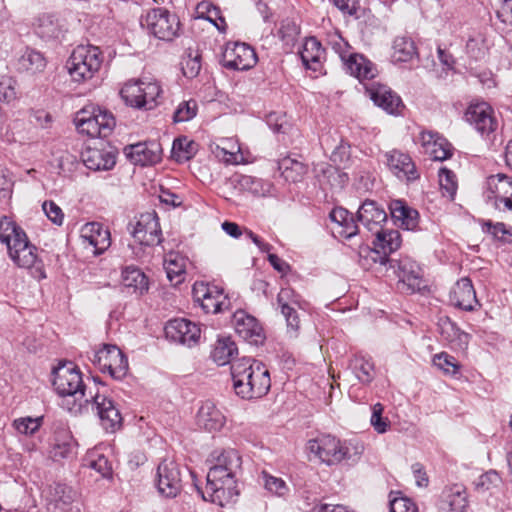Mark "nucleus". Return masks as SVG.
Returning a JSON list of instances; mask_svg holds the SVG:
<instances>
[{
	"mask_svg": "<svg viewBox=\"0 0 512 512\" xmlns=\"http://www.w3.org/2000/svg\"><path fill=\"white\" fill-rule=\"evenodd\" d=\"M53 386L60 396H73L75 400L84 399L85 403H91L96 411L102 427L106 431L114 432L122 424V416L114 401L108 397L106 385L96 382L95 392L89 388V396L86 395L87 386L82 379V373L72 363L63 364L53 369Z\"/></svg>",
	"mask_w": 512,
	"mask_h": 512,
	"instance_id": "1",
	"label": "nucleus"
},
{
	"mask_svg": "<svg viewBox=\"0 0 512 512\" xmlns=\"http://www.w3.org/2000/svg\"><path fill=\"white\" fill-rule=\"evenodd\" d=\"M230 369L235 393L242 399L261 398L269 392L270 374L262 362L244 357L234 360Z\"/></svg>",
	"mask_w": 512,
	"mask_h": 512,
	"instance_id": "2",
	"label": "nucleus"
},
{
	"mask_svg": "<svg viewBox=\"0 0 512 512\" xmlns=\"http://www.w3.org/2000/svg\"><path fill=\"white\" fill-rule=\"evenodd\" d=\"M0 241L5 244L9 258L19 268L30 269L41 263L38 248L32 244L26 232L11 218H0Z\"/></svg>",
	"mask_w": 512,
	"mask_h": 512,
	"instance_id": "3",
	"label": "nucleus"
},
{
	"mask_svg": "<svg viewBox=\"0 0 512 512\" xmlns=\"http://www.w3.org/2000/svg\"><path fill=\"white\" fill-rule=\"evenodd\" d=\"M228 472L225 468L212 464L207 473L205 490H202L195 484L198 493L201 494L205 501H210L223 507L238 495L236 475H228Z\"/></svg>",
	"mask_w": 512,
	"mask_h": 512,
	"instance_id": "4",
	"label": "nucleus"
},
{
	"mask_svg": "<svg viewBox=\"0 0 512 512\" xmlns=\"http://www.w3.org/2000/svg\"><path fill=\"white\" fill-rule=\"evenodd\" d=\"M103 63V53L94 45L77 46L67 61L68 72L74 82L91 80L99 72Z\"/></svg>",
	"mask_w": 512,
	"mask_h": 512,
	"instance_id": "5",
	"label": "nucleus"
},
{
	"mask_svg": "<svg viewBox=\"0 0 512 512\" xmlns=\"http://www.w3.org/2000/svg\"><path fill=\"white\" fill-rule=\"evenodd\" d=\"M74 123L79 133L91 138L109 136L115 128L113 114L93 105L85 106L76 113Z\"/></svg>",
	"mask_w": 512,
	"mask_h": 512,
	"instance_id": "6",
	"label": "nucleus"
},
{
	"mask_svg": "<svg viewBox=\"0 0 512 512\" xmlns=\"http://www.w3.org/2000/svg\"><path fill=\"white\" fill-rule=\"evenodd\" d=\"M379 256V259L374 258L375 263L381 265H388V268H392L399 278L398 289L402 292L413 294L419 292L426 287L421 268L412 259L405 257L400 260L380 255L378 251L372 252Z\"/></svg>",
	"mask_w": 512,
	"mask_h": 512,
	"instance_id": "7",
	"label": "nucleus"
},
{
	"mask_svg": "<svg viewBox=\"0 0 512 512\" xmlns=\"http://www.w3.org/2000/svg\"><path fill=\"white\" fill-rule=\"evenodd\" d=\"M162 89L157 81H134L126 83L120 90L124 102L138 109L151 110L159 104Z\"/></svg>",
	"mask_w": 512,
	"mask_h": 512,
	"instance_id": "8",
	"label": "nucleus"
},
{
	"mask_svg": "<svg viewBox=\"0 0 512 512\" xmlns=\"http://www.w3.org/2000/svg\"><path fill=\"white\" fill-rule=\"evenodd\" d=\"M142 27L159 40L172 41L180 33V21L176 14L165 8H154L141 19Z\"/></svg>",
	"mask_w": 512,
	"mask_h": 512,
	"instance_id": "9",
	"label": "nucleus"
},
{
	"mask_svg": "<svg viewBox=\"0 0 512 512\" xmlns=\"http://www.w3.org/2000/svg\"><path fill=\"white\" fill-rule=\"evenodd\" d=\"M308 449L327 465H335L353 458L350 444L341 442L331 435H321L309 440Z\"/></svg>",
	"mask_w": 512,
	"mask_h": 512,
	"instance_id": "10",
	"label": "nucleus"
},
{
	"mask_svg": "<svg viewBox=\"0 0 512 512\" xmlns=\"http://www.w3.org/2000/svg\"><path fill=\"white\" fill-rule=\"evenodd\" d=\"M92 361L101 372H107L115 380H122L128 373V359L116 345H103L94 353Z\"/></svg>",
	"mask_w": 512,
	"mask_h": 512,
	"instance_id": "11",
	"label": "nucleus"
},
{
	"mask_svg": "<svg viewBox=\"0 0 512 512\" xmlns=\"http://www.w3.org/2000/svg\"><path fill=\"white\" fill-rule=\"evenodd\" d=\"M157 488L167 498L176 497L182 489V469L174 460L164 459L157 468Z\"/></svg>",
	"mask_w": 512,
	"mask_h": 512,
	"instance_id": "12",
	"label": "nucleus"
},
{
	"mask_svg": "<svg viewBox=\"0 0 512 512\" xmlns=\"http://www.w3.org/2000/svg\"><path fill=\"white\" fill-rule=\"evenodd\" d=\"M256 63V52L246 43L228 44L222 56L223 66L230 70H249Z\"/></svg>",
	"mask_w": 512,
	"mask_h": 512,
	"instance_id": "13",
	"label": "nucleus"
},
{
	"mask_svg": "<svg viewBox=\"0 0 512 512\" xmlns=\"http://www.w3.org/2000/svg\"><path fill=\"white\" fill-rule=\"evenodd\" d=\"M131 234L141 245L155 246L160 244L162 242V231L156 212L141 214Z\"/></svg>",
	"mask_w": 512,
	"mask_h": 512,
	"instance_id": "14",
	"label": "nucleus"
},
{
	"mask_svg": "<svg viewBox=\"0 0 512 512\" xmlns=\"http://www.w3.org/2000/svg\"><path fill=\"white\" fill-rule=\"evenodd\" d=\"M488 199L498 210L512 211V177L503 173L487 178Z\"/></svg>",
	"mask_w": 512,
	"mask_h": 512,
	"instance_id": "15",
	"label": "nucleus"
},
{
	"mask_svg": "<svg viewBox=\"0 0 512 512\" xmlns=\"http://www.w3.org/2000/svg\"><path fill=\"white\" fill-rule=\"evenodd\" d=\"M233 323L235 332L244 341L254 346L264 343L266 337L263 328L255 317L239 310L234 313Z\"/></svg>",
	"mask_w": 512,
	"mask_h": 512,
	"instance_id": "16",
	"label": "nucleus"
},
{
	"mask_svg": "<svg viewBox=\"0 0 512 512\" xmlns=\"http://www.w3.org/2000/svg\"><path fill=\"white\" fill-rule=\"evenodd\" d=\"M164 331L167 339L188 346L196 344L201 333L195 323L184 318L168 321Z\"/></svg>",
	"mask_w": 512,
	"mask_h": 512,
	"instance_id": "17",
	"label": "nucleus"
},
{
	"mask_svg": "<svg viewBox=\"0 0 512 512\" xmlns=\"http://www.w3.org/2000/svg\"><path fill=\"white\" fill-rule=\"evenodd\" d=\"M124 154L134 165L149 166L161 160V144L157 141L139 142L124 147Z\"/></svg>",
	"mask_w": 512,
	"mask_h": 512,
	"instance_id": "18",
	"label": "nucleus"
},
{
	"mask_svg": "<svg viewBox=\"0 0 512 512\" xmlns=\"http://www.w3.org/2000/svg\"><path fill=\"white\" fill-rule=\"evenodd\" d=\"M84 165L93 171L111 170L116 164L117 150L112 146L88 147L82 152Z\"/></svg>",
	"mask_w": 512,
	"mask_h": 512,
	"instance_id": "19",
	"label": "nucleus"
},
{
	"mask_svg": "<svg viewBox=\"0 0 512 512\" xmlns=\"http://www.w3.org/2000/svg\"><path fill=\"white\" fill-rule=\"evenodd\" d=\"M366 92L375 105L389 114H400L404 108L400 96L386 85L373 82L366 86Z\"/></svg>",
	"mask_w": 512,
	"mask_h": 512,
	"instance_id": "20",
	"label": "nucleus"
},
{
	"mask_svg": "<svg viewBox=\"0 0 512 512\" xmlns=\"http://www.w3.org/2000/svg\"><path fill=\"white\" fill-rule=\"evenodd\" d=\"M466 120L482 135H489L497 128L492 108L485 102L472 104L465 113Z\"/></svg>",
	"mask_w": 512,
	"mask_h": 512,
	"instance_id": "21",
	"label": "nucleus"
},
{
	"mask_svg": "<svg viewBox=\"0 0 512 512\" xmlns=\"http://www.w3.org/2000/svg\"><path fill=\"white\" fill-rule=\"evenodd\" d=\"M386 162L389 170L400 180L407 182L415 181L419 178V173L415 163L409 154L399 150L387 152Z\"/></svg>",
	"mask_w": 512,
	"mask_h": 512,
	"instance_id": "22",
	"label": "nucleus"
},
{
	"mask_svg": "<svg viewBox=\"0 0 512 512\" xmlns=\"http://www.w3.org/2000/svg\"><path fill=\"white\" fill-rule=\"evenodd\" d=\"M77 492L70 486L55 483L48 489V506L54 512H73Z\"/></svg>",
	"mask_w": 512,
	"mask_h": 512,
	"instance_id": "23",
	"label": "nucleus"
},
{
	"mask_svg": "<svg viewBox=\"0 0 512 512\" xmlns=\"http://www.w3.org/2000/svg\"><path fill=\"white\" fill-rule=\"evenodd\" d=\"M450 303L464 311H473L479 305L476 292L469 278L458 280L449 294Z\"/></svg>",
	"mask_w": 512,
	"mask_h": 512,
	"instance_id": "24",
	"label": "nucleus"
},
{
	"mask_svg": "<svg viewBox=\"0 0 512 512\" xmlns=\"http://www.w3.org/2000/svg\"><path fill=\"white\" fill-rule=\"evenodd\" d=\"M357 220L370 232L374 233L382 228V223L387 220L384 208L374 200H365L357 211Z\"/></svg>",
	"mask_w": 512,
	"mask_h": 512,
	"instance_id": "25",
	"label": "nucleus"
},
{
	"mask_svg": "<svg viewBox=\"0 0 512 512\" xmlns=\"http://www.w3.org/2000/svg\"><path fill=\"white\" fill-rule=\"evenodd\" d=\"M81 238L94 248V254L99 255L111 245L110 232L101 223H86L81 230Z\"/></svg>",
	"mask_w": 512,
	"mask_h": 512,
	"instance_id": "26",
	"label": "nucleus"
},
{
	"mask_svg": "<svg viewBox=\"0 0 512 512\" xmlns=\"http://www.w3.org/2000/svg\"><path fill=\"white\" fill-rule=\"evenodd\" d=\"M376 235V239L373 242L375 248L370 251V258L374 261V258L379 259V256L376 254H373L372 252L378 251L380 255H385L386 257H389L388 255L390 253H393L401 246V235L398 230H389L379 228V230H376L374 232Z\"/></svg>",
	"mask_w": 512,
	"mask_h": 512,
	"instance_id": "27",
	"label": "nucleus"
},
{
	"mask_svg": "<svg viewBox=\"0 0 512 512\" xmlns=\"http://www.w3.org/2000/svg\"><path fill=\"white\" fill-rule=\"evenodd\" d=\"M391 217L395 224L406 230H414L419 223V213L403 200H392L389 204Z\"/></svg>",
	"mask_w": 512,
	"mask_h": 512,
	"instance_id": "28",
	"label": "nucleus"
},
{
	"mask_svg": "<svg viewBox=\"0 0 512 512\" xmlns=\"http://www.w3.org/2000/svg\"><path fill=\"white\" fill-rule=\"evenodd\" d=\"M343 65L350 75L359 79L361 82L363 80H372L377 75V68L375 64L358 53L353 52L349 55V57L343 62Z\"/></svg>",
	"mask_w": 512,
	"mask_h": 512,
	"instance_id": "29",
	"label": "nucleus"
},
{
	"mask_svg": "<svg viewBox=\"0 0 512 512\" xmlns=\"http://www.w3.org/2000/svg\"><path fill=\"white\" fill-rule=\"evenodd\" d=\"M421 141L434 160L444 161L452 156V145L437 132H422Z\"/></svg>",
	"mask_w": 512,
	"mask_h": 512,
	"instance_id": "30",
	"label": "nucleus"
},
{
	"mask_svg": "<svg viewBox=\"0 0 512 512\" xmlns=\"http://www.w3.org/2000/svg\"><path fill=\"white\" fill-rule=\"evenodd\" d=\"M197 424L207 431H219L225 424V417L213 402L206 401L197 414Z\"/></svg>",
	"mask_w": 512,
	"mask_h": 512,
	"instance_id": "31",
	"label": "nucleus"
},
{
	"mask_svg": "<svg viewBox=\"0 0 512 512\" xmlns=\"http://www.w3.org/2000/svg\"><path fill=\"white\" fill-rule=\"evenodd\" d=\"M438 330L443 340L452 346L464 349L469 342V335L462 331L449 317H441L438 322Z\"/></svg>",
	"mask_w": 512,
	"mask_h": 512,
	"instance_id": "32",
	"label": "nucleus"
},
{
	"mask_svg": "<svg viewBox=\"0 0 512 512\" xmlns=\"http://www.w3.org/2000/svg\"><path fill=\"white\" fill-rule=\"evenodd\" d=\"M325 49L316 37H308L305 40L303 49L300 51V57L306 68L318 71L321 67V61L324 58Z\"/></svg>",
	"mask_w": 512,
	"mask_h": 512,
	"instance_id": "33",
	"label": "nucleus"
},
{
	"mask_svg": "<svg viewBox=\"0 0 512 512\" xmlns=\"http://www.w3.org/2000/svg\"><path fill=\"white\" fill-rule=\"evenodd\" d=\"M187 258L179 253H169L164 259V269L168 280L176 286L185 280Z\"/></svg>",
	"mask_w": 512,
	"mask_h": 512,
	"instance_id": "34",
	"label": "nucleus"
},
{
	"mask_svg": "<svg viewBox=\"0 0 512 512\" xmlns=\"http://www.w3.org/2000/svg\"><path fill=\"white\" fill-rule=\"evenodd\" d=\"M212 464L228 470V475H236L241 469V456L234 449L214 450L210 455Z\"/></svg>",
	"mask_w": 512,
	"mask_h": 512,
	"instance_id": "35",
	"label": "nucleus"
},
{
	"mask_svg": "<svg viewBox=\"0 0 512 512\" xmlns=\"http://www.w3.org/2000/svg\"><path fill=\"white\" fill-rule=\"evenodd\" d=\"M443 506L449 508V512H465L468 506L466 490L461 485H454L443 492ZM444 509V507H442Z\"/></svg>",
	"mask_w": 512,
	"mask_h": 512,
	"instance_id": "36",
	"label": "nucleus"
},
{
	"mask_svg": "<svg viewBox=\"0 0 512 512\" xmlns=\"http://www.w3.org/2000/svg\"><path fill=\"white\" fill-rule=\"evenodd\" d=\"M349 369L364 385L370 384L375 378L374 364L363 356L356 355L349 362Z\"/></svg>",
	"mask_w": 512,
	"mask_h": 512,
	"instance_id": "37",
	"label": "nucleus"
},
{
	"mask_svg": "<svg viewBox=\"0 0 512 512\" xmlns=\"http://www.w3.org/2000/svg\"><path fill=\"white\" fill-rule=\"evenodd\" d=\"M122 281L126 287L133 288L140 295L148 290L147 276L135 266H127L122 270Z\"/></svg>",
	"mask_w": 512,
	"mask_h": 512,
	"instance_id": "38",
	"label": "nucleus"
},
{
	"mask_svg": "<svg viewBox=\"0 0 512 512\" xmlns=\"http://www.w3.org/2000/svg\"><path fill=\"white\" fill-rule=\"evenodd\" d=\"M392 49L394 62H409L417 56L415 43L408 37H397L393 42Z\"/></svg>",
	"mask_w": 512,
	"mask_h": 512,
	"instance_id": "39",
	"label": "nucleus"
},
{
	"mask_svg": "<svg viewBox=\"0 0 512 512\" xmlns=\"http://www.w3.org/2000/svg\"><path fill=\"white\" fill-rule=\"evenodd\" d=\"M236 353L237 347L235 342L230 337H224L217 340L211 357L219 366H223L229 363Z\"/></svg>",
	"mask_w": 512,
	"mask_h": 512,
	"instance_id": "40",
	"label": "nucleus"
},
{
	"mask_svg": "<svg viewBox=\"0 0 512 512\" xmlns=\"http://www.w3.org/2000/svg\"><path fill=\"white\" fill-rule=\"evenodd\" d=\"M18 67L31 73L40 72L46 67V59L41 52L27 48L18 59Z\"/></svg>",
	"mask_w": 512,
	"mask_h": 512,
	"instance_id": "41",
	"label": "nucleus"
},
{
	"mask_svg": "<svg viewBox=\"0 0 512 512\" xmlns=\"http://www.w3.org/2000/svg\"><path fill=\"white\" fill-rule=\"evenodd\" d=\"M235 183L239 190L251 193L254 196H264L268 192V185L262 179L254 176L240 175Z\"/></svg>",
	"mask_w": 512,
	"mask_h": 512,
	"instance_id": "42",
	"label": "nucleus"
},
{
	"mask_svg": "<svg viewBox=\"0 0 512 512\" xmlns=\"http://www.w3.org/2000/svg\"><path fill=\"white\" fill-rule=\"evenodd\" d=\"M280 169L286 180L299 182L308 172V166L298 160L286 158L280 163Z\"/></svg>",
	"mask_w": 512,
	"mask_h": 512,
	"instance_id": "43",
	"label": "nucleus"
},
{
	"mask_svg": "<svg viewBox=\"0 0 512 512\" xmlns=\"http://www.w3.org/2000/svg\"><path fill=\"white\" fill-rule=\"evenodd\" d=\"M300 33V25L294 19L286 18L281 21L278 35L289 49H292L298 42Z\"/></svg>",
	"mask_w": 512,
	"mask_h": 512,
	"instance_id": "44",
	"label": "nucleus"
},
{
	"mask_svg": "<svg viewBox=\"0 0 512 512\" xmlns=\"http://www.w3.org/2000/svg\"><path fill=\"white\" fill-rule=\"evenodd\" d=\"M196 144L187 137H180L174 140L172 145V157L179 163L191 159L196 152Z\"/></svg>",
	"mask_w": 512,
	"mask_h": 512,
	"instance_id": "45",
	"label": "nucleus"
},
{
	"mask_svg": "<svg viewBox=\"0 0 512 512\" xmlns=\"http://www.w3.org/2000/svg\"><path fill=\"white\" fill-rule=\"evenodd\" d=\"M227 304L226 296L223 290L215 286L209 295L204 297V300L200 303L201 308L205 313H218L223 311L224 306Z\"/></svg>",
	"mask_w": 512,
	"mask_h": 512,
	"instance_id": "46",
	"label": "nucleus"
},
{
	"mask_svg": "<svg viewBox=\"0 0 512 512\" xmlns=\"http://www.w3.org/2000/svg\"><path fill=\"white\" fill-rule=\"evenodd\" d=\"M281 314L286 321V333L290 338H297L300 334L301 320L296 307H285Z\"/></svg>",
	"mask_w": 512,
	"mask_h": 512,
	"instance_id": "47",
	"label": "nucleus"
},
{
	"mask_svg": "<svg viewBox=\"0 0 512 512\" xmlns=\"http://www.w3.org/2000/svg\"><path fill=\"white\" fill-rule=\"evenodd\" d=\"M439 183L442 194L453 200L457 191V181L455 174L446 168L440 169Z\"/></svg>",
	"mask_w": 512,
	"mask_h": 512,
	"instance_id": "48",
	"label": "nucleus"
},
{
	"mask_svg": "<svg viewBox=\"0 0 512 512\" xmlns=\"http://www.w3.org/2000/svg\"><path fill=\"white\" fill-rule=\"evenodd\" d=\"M198 110V104L194 99L182 101L173 114L174 122H187L193 119Z\"/></svg>",
	"mask_w": 512,
	"mask_h": 512,
	"instance_id": "49",
	"label": "nucleus"
},
{
	"mask_svg": "<svg viewBox=\"0 0 512 512\" xmlns=\"http://www.w3.org/2000/svg\"><path fill=\"white\" fill-rule=\"evenodd\" d=\"M432 361L436 367L441 369L446 374L455 375L460 370V364L453 356L446 352H441L434 355Z\"/></svg>",
	"mask_w": 512,
	"mask_h": 512,
	"instance_id": "50",
	"label": "nucleus"
},
{
	"mask_svg": "<svg viewBox=\"0 0 512 512\" xmlns=\"http://www.w3.org/2000/svg\"><path fill=\"white\" fill-rule=\"evenodd\" d=\"M201 70V55L191 50L182 61V71L185 77L195 78Z\"/></svg>",
	"mask_w": 512,
	"mask_h": 512,
	"instance_id": "51",
	"label": "nucleus"
},
{
	"mask_svg": "<svg viewBox=\"0 0 512 512\" xmlns=\"http://www.w3.org/2000/svg\"><path fill=\"white\" fill-rule=\"evenodd\" d=\"M501 482V478L496 471H488L479 476V478L474 482L475 490L479 493H484L490 491L491 489L497 487Z\"/></svg>",
	"mask_w": 512,
	"mask_h": 512,
	"instance_id": "52",
	"label": "nucleus"
},
{
	"mask_svg": "<svg viewBox=\"0 0 512 512\" xmlns=\"http://www.w3.org/2000/svg\"><path fill=\"white\" fill-rule=\"evenodd\" d=\"M301 301V296L290 287L282 288L277 295V304L280 311L285 310V307L301 308Z\"/></svg>",
	"mask_w": 512,
	"mask_h": 512,
	"instance_id": "53",
	"label": "nucleus"
},
{
	"mask_svg": "<svg viewBox=\"0 0 512 512\" xmlns=\"http://www.w3.org/2000/svg\"><path fill=\"white\" fill-rule=\"evenodd\" d=\"M88 466L96 470L104 478L112 476V465L103 454L92 453L89 456Z\"/></svg>",
	"mask_w": 512,
	"mask_h": 512,
	"instance_id": "54",
	"label": "nucleus"
},
{
	"mask_svg": "<svg viewBox=\"0 0 512 512\" xmlns=\"http://www.w3.org/2000/svg\"><path fill=\"white\" fill-rule=\"evenodd\" d=\"M43 421V417H26L19 418L14 421L15 429L25 435H32L39 430Z\"/></svg>",
	"mask_w": 512,
	"mask_h": 512,
	"instance_id": "55",
	"label": "nucleus"
},
{
	"mask_svg": "<svg viewBox=\"0 0 512 512\" xmlns=\"http://www.w3.org/2000/svg\"><path fill=\"white\" fill-rule=\"evenodd\" d=\"M328 44L339 55L342 63L353 53L350 44L338 33L330 36Z\"/></svg>",
	"mask_w": 512,
	"mask_h": 512,
	"instance_id": "56",
	"label": "nucleus"
},
{
	"mask_svg": "<svg viewBox=\"0 0 512 512\" xmlns=\"http://www.w3.org/2000/svg\"><path fill=\"white\" fill-rule=\"evenodd\" d=\"M264 487L266 490L277 496H284L288 492V487L284 480L274 477L266 472L262 473Z\"/></svg>",
	"mask_w": 512,
	"mask_h": 512,
	"instance_id": "57",
	"label": "nucleus"
},
{
	"mask_svg": "<svg viewBox=\"0 0 512 512\" xmlns=\"http://www.w3.org/2000/svg\"><path fill=\"white\" fill-rule=\"evenodd\" d=\"M201 7L206 8V19L211 22L220 32H225L227 25L218 7L208 2H202Z\"/></svg>",
	"mask_w": 512,
	"mask_h": 512,
	"instance_id": "58",
	"label": "nucleus"
},
{
	"mask_svg": "<svg viewBox=\"0 0 512 512\" xmlns=\"http://www.w3.org/2000/svg\"><path fill=\"white\" fill-rule=\"evenodd\" d=\"M66 442H73L71 432L62 421H55L52 424V438L50 444H62Z\"/></svg>",
	"mask_w": 512,
	"mask_h": 512,
	"instance_id": "59",
	"label": "nucleus"
},
{
	"mask_svg": "<svg viewBox=\"0 0 512 512\" xmlns=\"http://www.w3.org/2000/svg\"><path fill=\"white\" fill-rule=\"evenodd\" d=\"M383 406L380 403H376L372 407V416H371V425L378 433H385L389 426V420L387 418L382 417Z\"/></svg>",
	"mask_w": 512,
	"mask_h": 512,
	"instance_id": "60",
	"label": "nucleus"
},
{
	"mask_svg": "<svg viewBox=\"0 0 512 512\" xmlns=\"http://www.w3.org/2000/svg\"><path fill=\"white\" fill-rule=\"evenodd\" d=\"M42 209L52 223L58 226L63 224L64 213L60 206H58L54 201H44L42 204Z\"/></svg>",
	"mask_w": 512,
	"mask_h": 512,
	"instance_id": "61",
	"label": "nucleus"
},
{
	"mask_svg": "<svg viewBox=\"0 0 512 512\" xmlns=\"http://www.w3.org/2000/svg\"><path fill=\"white\" fill-rule=\"evenodd\" d=\"M390 512H418V508L411 499L396 497L390 500Z\"/></svg>",
	"mask_w": 512,
	"mask_h": 512,
	"instance_id": "62",
	"label": "nucleus"
},
{
	"mask_svg": "<svg viewBox=\"0 0 512 512\" xmlns=\"http://www.w3.org/2000/svg\"><path fill=\"white\" fill-rule=\"evenodd\" d=\"M51 450L50 454L54 461H60L62 459L68 458L73 450V442H66L60 444H50Z\"/></svg>",
	"mask_w": 512,
	"mask_h": 512,
	"instance_id": "63",
	"label": "nucleus"
},
{
	"mask_svg": "<svg viewBox=\"0 0 512 512\" xmlns=\"http://www.w3.org/2000/svg\"><path fill=\"white\" fill-rule=\"evenodd\" d=\"M496 16L505 26L512 27V0H503L496 10Z\"/></svg>",
	"mask_w": 512,
	"mask_h": 512,
	"instance_id": "64",
	"label": "nucleus"
}]
</instances>
